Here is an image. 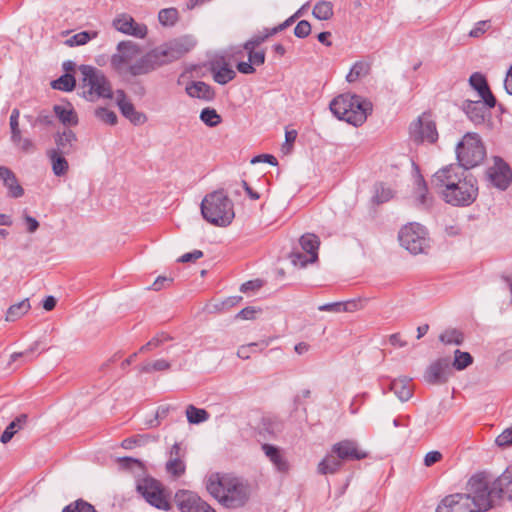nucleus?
Masks as SVG:
<instances>
[{"label":"nucleus","instance_id":"nucleus-1","mask_svg":"<svg viewBox=\"0 0 512 512\" xmlns=\"http://www.w3.org/2000/svg\"><path fill=\"white\" fill-rule=\"evenodd\" d=\"M431 184L446 203L455 207L469 206L478 196L476 178L459 165L439 169L432 176Z\"/></svg>","mask_w":512,"mask_h":512},{"label":"nucleus","instance_id":"nucleus-2","mask_svg":"<svg viewBox=\"0 0 512 512\" xmlns=\"http://www.w3.org/2000/svg\"><path fill=\"white\" fill-rule=\"evenodd\" d=\"M492 508L489 501L486 473H477L468 481V493L446 496L438 504L435 512H481Z\"/></svg>","mask_w":512,"mask_h":512},{"label":"nucleus","instance_id":"nucleus-3","mask_svg":"<svg viewBox=\"0 0 512 512\" xmlns=\"http://www.w3.org/2000/svg\"><path fill=\"white\" fill-rule=\"evenodd\" d=\"M207 491L223 506L236 509L249 499V488L240 479L229 475L213 474L206 484Z\"/></svg>","mask_w":512,"mask_h":512},{"label":"nucleus","instance_id":"nucleus-4","mask_svg":"<svg viewBox=\"0 0 512 512\" xmlns=\"http://www.w3.org/2000/svg\"><path fill=\"white\" fill-rule=\"evenodd\" d=\"M329 107L339 120L355 127L361 126L373 110V104L370 100L350 93L338 95L330 102Z\"/></svg>","mask_w":512,"mask_h":512},{"label":"nucleus","instance_id":"nucleus-5","mask_svg":"<svg viewBox=\"0 0 512 512\" xmlns=\"http://www.w3.org/2000/svg\"><path fill=\"white\" fill-rule=\"evenodd\" d=\"M201 214L207 222L219 227L228 226L235 217L233 203L222 189L208 193L203 198Z\"/></svg>","mask_w":512,"mask_h":512},{"label":"nucleus","instance_id":"nucleus-6","mask_svg":"<svg viewBox=\"0 0 512 512\" xmlns=\"http://www.w3.org/2000/svg\"><path fill=\"white\" fill-rule=\"evenodd\" d=\"M82 82L80 84L81 96L90 102L101 98H112L113 91L110 81L105 74L92 66H82Z\"/></svg>","mask_w":512,"mask_h":512},{"label":"nucleus","instance_id":"nucleus-7","mask_svg":"<svg viewBox=\"0 0 512 512\" xmlns=\"http://www.w3.org/2000/svg\"><path fill=\"white\" fill-rule=\"evenodd\" d=\"M456 155L459 166L465 171L479 165L485 158L484 145L476 133H467L462 141L457 144Z\"/></svg>","mask_w":512,"mask_h":512},{"label":"nucleus","instance_id":"nucleus-8","mask_svg":"<svg viewBox=\"0 0 512 512\" xmlns=\"http://www.w3.org/2000/svg\"><path fill=\"white\" fill-rule=\"evenodd\" d=\"M425 228L418 223H410L401 228L398 238L402 247L411 254L417 255L425 252L428 239Z\"/></svg>","mask_w":512,"mask_h":512},{"label":"nucleus","instance_id":"nucleus-9","mask_svg":"<svg viewBox=\"0 0 512 512\" xmlns=\"http://www.w3.org/2000/svg\"><path fill=\"white\" fill-rule=\"evenodd\" d=\"M299 244L302 251L295 249L289 254V259L294 266L303 268L307 264L318 260L320 241L315 234L307 233L302 235L299 239Z\"/></svg>","mask_w":512,"mask_h":512},{"label":"nucleus","instance_id":"nucleus-10","mask_svg":"<svg viewBox=\"0 0 512 512\" xmlns=\"http://www.w3.org/2000/svg\"><path fill=\"white\" fill-rule=\"evenodd\" d=\"M141 54L140 46L130 40L117 44L116 52L111 56V67L119 74H127L128 67Z\"/></svg>","mask_w":512,"mask_h":512},{"label":"nucleus","instance_id":"nucleus-11","mask_svg":"<svg viewBox=\"0 0 512 512\" xmlns=\"http://www.w3.org/2000/svg\"><path fill=\"white\" fill-rule=\"evenodd\" d=\"M197 40L186 34L167 41L162 45V64L182 58L195 48Z\"/></svg>","mask_w":512,"mask_h":512},{"label":"nucleus","instance_id":"nucleus-12","mask_svg":"<svg viewBox=\"0 0 512 512\" xmlns=\"http://www.w3.org/2000/svg\"><path fill=\"white\" fill-rule=\"evenodd\" d=\"M173 502L181 512H216L206 501L190 490H178Z\"/></svg>","mask_w":512,"mask_h":512},{"label":"nucleus","instance_id":"nucleus-13","mask_svg":"<svg viewBox=\"0 0 512 512\" xmlns=\"http://www.w3.org/2000/svg\"><path fill=\"white\" fill-rule=\"evenodd\" d=\"M487 181L500 190H506L512 182V171L501 158L495 157L494 165L486 171Z\"/></svg>","mask_w":512,"mask_h":512},{"label":"nucleus","instance_id":"nucleus-14","mask_svg":"<svg viewBox=\"0 0 512 512\" xmlns=\"http://www.w3.org/2000/svg\"><path fill=\"white\" fill-rule=\"evenodd\" d=\"M185 455L186 451L180 443H174L168 452L165 471L174 480L179 479L186 472Z\"/></svg>","mask_w":512,"mask_h":512},{"label":"nucleus","instance_id":"nucleus-15","mask_svg":"<svg viewBox=\"0 0 512 512\" xmlns=\"http://www.w3.org/2000/svg\"><path fill=\"white\" fill-rule=\"evenodd\" d=\"M112 26L123 34L140 39H143L148 31L146 25L136 22L134 18L127 13L117 15L113 19Z\"/></svg>","mask_w":512,"mask_h":512},{"label":"nucleus","instance_id":"nucleus-16","mask_svg":"<svg viewBox=\"0 0 512 512\" xmlns=\"http://www.w3.org/2000/svg\"><path fill=\"white\" fill-rule=\"evenodd\" d=\"M410 134L415 141L420 142L429 141L433 143L438 139L435 123L426 117H419L417 121L411 124Z\"/></svg>","mask_w":512,"mask_h":512},{"label":"nucleus","instance_id":"nucleus-17","mask_svg":"<svg viewBox=\"0 0 512 512\" xmlns=\"http://www.w3.org/2000/svg\"><path fill=\"white\" fill-rule=\"evenodd\" d=\"M136 490L147 503L160 509V482L158 480L145 476L137 481Z\"/></svg>","mask_w":512,"mask_h":512},{"label":"nucleus","instance_id":"nucleus-18","mask_svg":"<svg viewBox=\"0 0 512 512\" xmlns=\"http://www.w3.org/2000/svg\"><path fill=\"white\" fill-rule=\"evenodd\" d=\"M489 501L493 506V497L502 498L506 495L512 500V468L506 469L497 477L491 487L488 485Z\"/></svg>","mask_w":512,"mask_h":512},{"label":"nucleus","instance_id":"nucleus-19","mask_svg":"<svg viewBox=\"0 0 512 512\" xmlns=\"http://www.w3.org/2000/svg\"><path fill=\"white\" fill-rule=\"evenodd\" d=\"M331 452L338 456L342 461H355L365 459L367 453L358 448L357 442L353 440H343L332 446Z\"/></svg>","mask_w":512,"mask_h":512},{"label":"nucleus","instance_id":"nucleus-20","mask_svg":"<svg viewBox=\"0 0 512 512\" xmlns=\"http://www.w3.org/2000/svg\"><path fill=\"white\" fill-rule=\"evenodd\" d=\"M55 147L50 151H55L60 154L70 155L77 151L78 138L76 133L66 128L63 131H58L54 134Z\"/></svg>","mask_w":512,"mask_h":512},{"label":"nucleus","instance_id":"nucleus-21","mask_svg":"<svg viewBox=\"0 0 512 512\" xmlns=\"http://www.w3.org/2000/svg\"><path fill=\"white\" fill-rule=\"evenodd\" d=\"M159 53L157 50H152L137 59L132 65L128 67L127 74L131 76H139L149 73L156 69L159 62Z\"/></svg>","mask_w":512,"mask_h":512},{"label":"nucleus","instance_id":"nucleus-22","mask_svg":"<svg viewBox=\"0 0 512 512\" xmlns=\"http://www.w3.org/2000/svg\"><path fill=\"white\" fill-rule=\"evenodd\" d=\"M450 371L449 358H441L433 362L425 372V380L430 384H442L447 381Z\"/></svg>","mask_w":512,"mask_h":512},{"label":"nucleus","instance_id":"nucleus-23","mask_svg":"<svg viewBox=\"0 0 512 512\" xmlns=\"http://www.w3.org/2000/svg\"><path fill=\"white\" fill-rule=\"evenodd\" d=\"M469 84L475 89L480 98L485 102L489 108H494L497 101L491 92L485 76L479 72L473 73L469 78Z\"/></svg>","mask_w":512,"mask_h":512},{"label":"nucleus","instance_id":"nucleus-24","mask_svg":"<svg viewBox=\"0 0 512 512\" xmlns=\"http://www.w3.org/2000/svg\"><path fill=\"white\" fill-rule=\"evenodd\" d=\"M116 103L122 115L133 124L138 125L145 121L144 115L135 110L134 105L128 100L123 90L116 91Z\"/></svg>","mask_w":512,"mask_h":512},{"label":"nucleus","instance_id":"nucleus-25","mask_svg":"<svg viewBox=\"0 0 512 512\" xmlns=\"http://www.w3.org/2000/svg\"><path fill=\"white\" fill-rule=\"evenodd\" d=\"M463 109L468 118L475 124H483L486 117L489 115V107L482 100L472 101L466 100L463 104Z\"/></svg>","mask_w":512,"mask_h":512},{"label":"nucleus","instance_id":"nucleus-26","mask_svg":"<svg viewBox=\"0 0 512 512\" xmlns=\"http://www.w3.org/2000/svg\"><path fill=\"white\" fill-rule=\"evenodd\" d=\"M0 180L7 189V195L11 198H20L24 195V189L20 185L15 173L6 166H0Z\"/></svg>","mask_w":512,"mask_h":512},{"label":"nucleus","instance_id":"nucleus-27","mask_svg":"<svg viewBox=\"0 0 512 512\" xmlns=\"http://www.w3.org/2000/svg\"><path fill=\"white\" fill-rule=\"evenodd\" d=\"M262 450L278 472L287 473L289 471V462L278 447L266 443L262 445Z\"/></svg>","mask_w":512,"mask_h":512},{"label":"nucleus","instance_id":"nucleus-28","mask_svg":"<svg viewBox=\"0 0 512 512\" xmlns=\"http://www.w3.org/2000/svg\"><path fill=\"white\" fill-rule=\"evenodd\" d=\"M210 72L214 81L220 85H225L236 77L235 71L226 62L221 64L218 60L210 63Z\"/></svg>","mask_w":512,"mask_h":512},{"label":"nucleus","instance_id":"nucleus-29","mask_svg":"<svg viewBox=\"0 0 512 512\" xmlns=\"http://www.w3.org/2000/svg\"><path fill=\"white\" fill-rule=\"evenodd\" d=\"M53 111L64 126H76L79 122L78 115L70 103L56 104Z\"/></svg>","mask_w":512,"mask_h":512},{"label":"nucleus","instance_id":"nucleus-30","mask_svg":"<svg viewBox=\"0 0 512 512\" xmlns=\"http://www.w3.org/2000/svg\"><path fill=\"white\" fill-rule=\"evenodd\" d=\"M190 97L211 101L215 97L213 88L202 81H194L185 88Z\"/></svg>","mask_w":512,"mask_h":512},{"label":"nucleus","instance_id":"nucleus-31","mask_svg":"<svg viewBox=\"0 0 512 512\" xmlns=\"http://www.w3.org/2000/svg\"><path fill=\"white\" fill-rule=\"evenodd\" d=\"M410 382L411 379L407 377H400L398 379H394L390 382L389 390L393 391L401 402H406L413 395Z\"/></svg>","mask_w":512,"mask_h":512},{"label":"nucleus","instance_id":"nucleus-32","mask_svg":"<svg viewBox=\"0 0 512 512\" xmlns=\"http://www.w3.org/2000/svg\"><path fill=\"white\" fill-rule=\"evenodd\" d=\"M47 156L50 159L52 171L56 176H64L68 172L69 164L65 154L48 150Z\"/></svg>","mask_w":512,"mask_h":512},{"label":"nucleus","instance_id":"nucleus-33","mask_svg":"<svg viewBox=\"0 0 512 512\" xmlns=\"http://www.w3.org/2000/svg\"><path fill=\"white\" fill-rule=\"evenodd\" d=\"M342 462L337 455L331 453L318 464V472L320 474H333L340 469Z\"/></svg>","mask_w":512,"mask_h":512},{"label":"nucleus","instance_id":"nucleus-34","mask_svg":"<svg viewBox=\"0 0 512 512\" xmlns=\"http://www.w3.org/2000/svg\"><path fill=\"white\" fill-rule=\"evenodd\" d=\"M31 306L28 299H24L14 305H11L6 313V321L14 322L25 315Z\"/></svg>","mask_w":512,"mask_h":512},{"label":"nucleus","instance_id":"nucleus-35","mask_svg":"<svg viewBox=\"0 0 512 512\" xmlns=\"http://www.w3.org/2000/svg\"><path fill=\"white\" fill-rule=\"evenodd\" d=\"M370 72V64L366 61H357L351 67L349 73L346 76V80L349 83L355 82L360 78L367 76Z\"/></svg>","mask_w":512,"mask_h":512},{"label":"nucleus","instance_id":"nucleus-36","mask_svg":"<svg viewBox=\"0 0 512 512\" xmlns=\"http://www.w3.org/2000/svg\"><path fill=\"white\" fill-rule=\"evenodd\" d=\"M186 417L190 424H200L207 421L210 414L205 409L190 404L186 408Z\"/></svg>","mask_w":512,"mask_h":512},{"label":"nucleus","instance_id":"nucleus-37","mask_svg":"<svg viewBox=\"0 0 512 512\" xmlns=\"http://www.w3.org/2000/svg\"><path fill=\"white\" fill-rule=\"evenodd\" d=\"M415 196L418 202V205L423 207H428L430 204V198L428 197V188L427 184L422 177V175L418 174L416 179V188H415Z\"/></svg>","mask_w":512,"mask_h":512},{"label":"nucleus","instance_id":"nucleus-38","mask_svg":"<svg viewBox=\"0 0 512 512\" xmlns=\"http://www.w3.org/2000/svg\"><path fill=\"white\" fill-rule=\"evenodd\" d=\"M394 197V192L390 187L385 186L383 183H376L374 185V195L372 197L373 203L379 205L388 202Z\"/></svg>","mask_w":512,"mask_h":512},{"label":"nucleus","instance_id":"nucleus-39","mask_svg":"<svg viewBox=\"0 0 512 512\" xmlns=\"http://www.w3.org/2000/svg\"><path fill=\"white\" fill-rule=\"evenodd\" d=\"M312 14L319 20H328L333 16V5L329 1H319L315 4Z\"/></svg>","mask_w":512,"mask_h":512},{"label":"nucleus","instance_id":"nucleus-40","mask_svg":"<svg viewBox=\"0 0 512 512\" xmlns=\"http://www.w3.org/2000/svg\"><path fill=\"white\" fill-rule=\"evenodd\" d=\"M97 36L98 33L96 31H82L67 39L65 43L69 47L81 46L85 45L90 40L95 39Z\"/></svg>","mask_w":512,"mask_h":512},{"label":"nucleus","instance_id":"nucleus-41","mask_svg":"<svg viewBox=\"0 0 512 512\" xmlns=\"http://www.w3.org/2000/svg\"><path fill=\"white\" fill-rule=\"evenodd\" d=\"M200 120L208 127H216L222 118L214 108L206 107L200 113Z\"/></svg>","mask_w":512,"mask_h":512},{"label":"nucleus","instance_id":"nucleus-42","mask_svg":"<svg viewBox=\"0 0 512 512\" xmlns=\"http://www.w3.org/2000/svg\"><path fill=\"white\" fill-rule=\"evenodd\" d=\"M76 81L74 76L71 74H64L60 76L58 79L52 81V88L61 90V91H72L75 87Z\"/></svg>","mask_w":512,"mask_h":512},{"label":"nucleus","instance_id":"nucleus-43","mask_svg":"<svg viewBox=\"0 0 512 512\" xmlns=\"http://www.w3.org/2000/svg\"><path fill=\"white\" fill-rule=\"evenodd\" d=\"M439 340L444 344L461 345L464 340V335L457 329H447L440 334Z\"/></svg>","mask_w":512,"mask_h":512},{"label":"nucleus","instance_id":"nucleus-44","mask_svg":"<svg viewBox=\"0 0 512 512\" xmlns=\"http://www.w3.org/2000/svg\"><path fill=\"white\" fill-rule=\"evenodd\" d=\"M454 355L455 357L452 365L458 371L464 370L473 362V357L468 352H463L457 349L455 350Z\"/></svg>","mask_w":512,"mask_h":512},{"label":"nucleus","instance_id":"nucleus-45","mask_svg":"<svg viewBox=\"0 0 512 512\" xmlns=\"http://www.w3.org/2000/svg\"><path fill=\"white\" fill-rule=\"evenodd\" d=\"M261 346V350L268 346V342H253L247 345H242L238 348L237 356L243 360H247L250 358L251 353L256 352V348Z\"/></svg>","mask_w":512,"mask_h":512},{"label":"nucleus","instance_id":"nucleus-46","mask_svg":"<svg viewBox=\"0 0 512 512\" xmlns=\"http://www.w3.org/2000/svg\"><path fill=\"white\" fill-rule=\"evenodd\" d=\"M150 439L151 436L149 434L136 435L123 440L121 446L124 449H132L136 446H143L147 444Z\"/></svg>","mask_w":512,"mask_h":512},{"label":"nucleus","instance_id":"nucleus-47","mask_svg":"<svg viewBox=\"0 0 512 512\" xmlns=\"http://www.w3.org/2000/svg\"><path fill=\"white\" fill-rule=\"evenodd\" d=\"M95 116L102 122L109 125H115L117 123V115L113 111L104 107L97 108L95 110Z\"/></svg>","mask_w":512,"mask_h":512},{"label":"nucleus","instance_id":"nucleus-48","mask_svg":"<svg viewBox=\"0 0 512 512\" xmlns=\"http://www.w3.org/2000/svg\"><path fill=\"white\" fill-rule=\"evenodd\" d=\"M179 20V13L176 8L162 9V26H174Z\"/></svg>","mask_w":512,"mask_h":512},{"label":"nucleus","instance_id":"nucleus-49","mask_svg":"<svg viewBox=\"0 0 512 512\" xmlns=\"http://www.w3.org/2000/svg\"><path fill=\"white\" fill-rule=\"evenodd\" d=\"M62 512H97L94 507L83 501L77 500L74 504L66 506Z\"/></svg>","mask_w":512,"mask_h":512},{"label":"nucleus","instance_id":"nucleus-50","mask_svg":"<svg viewBox=\"0 0 512 512\" xmlns=\"http://www.w3.org/2000/svg\"><path fill=\"white\" fill-rule=\"evenodd\" d=\"M27 420V414H20L6 428L13 432V435H15L18 431L24 428V426L27 423Z\"/></svg>","mask_w":512,"mask_h":512},{"label":"nucleus","instance_id":"nucleus-51","mask_svg":"<svg viewBox=\"0 0 512 512\" xmlns=\"http://www.w3.org/2000/svg\"><path fill=\"white\" fill-rule=\"evenodd\" d=\"M267 40V35L263 33H259L257 35L252 36L249 40H247L243 48L245 50H255V48L259 45H261L263 42Z\"/></svg>","mask_w":512,"mask_h":512},{"label":"nucleus","instance_id":"nucleus-52","mask_svg":"<svg viewBox=\"0 0 512 512\" xmlns=\"http://www.w3.org/2000/svg\"><path fill=\"white\" fill-rule=\"evenodd\" d=\"M117 462L122 469H132L134 467L138 468L139 470H142V464L141 462L132 457H121L117 459Z\"/></svg>","mask_w":512,"mask_h":512},{"label":"nucleus","instance_id":"nucleus-53","mask_svg":"<svg viewBox=\"0 0 512 512\" xmlns=\"http://www.w3.org/2000/svg\"><path fill=\"white\" fill-rule=\"evenodd\" d=\"M311 32V25L306 20H301L294 28V35L298 38H306Z\"/></svg>","mask_w":512,"mask_h":512},{"label":"nucleus","instance_id":"nucleus-54","mask_svg":"<svg viewBox=\"0 0 512 512\" xmlns=\"http://www.w3.org/2000/svg\"><path fill=\"white\" fill-rule=\"evenodd\" d=\"M248 54V60L254 66H261L265 63V52L264 50L255 51V50H246Z\"/></svg>","mask_w":512,"mask_h":512},{"label":"nucleus","instance_id":"nucleus-55","mask_svg":"<svg viewBox=\"0 0 512 512\" xmlns=\"http://www.w3.org/2000/svg\"><path fill=\"white\" fill-rule=\"evenodd\" d=\"M495 441L500 447L512 445V426L505 429L500 435H498Z\"/></svg>","mask_w":512,"mask_h":512},{"label":"nucleus","instance_id":"nucleus-56","mask_svg":"<svg viewBox=\"0 0 512 512\" xmlns=\"http://www.w3.org/2000/svg\"><path fill=\"white\" fill-rule=\"evenodd\" d=\"M202 257H203V252L201 250L195 249L191 252L183 254L181 257L178 258V261L182 262V263H188V262H194Z\"/></svg>","mask_w":512,"mask_h":512},{"label":"nucleus","instance_id":"nucleus-57","mask_svg":"<svg viewBox=\"0 0 512 512\" xmlns=\"http://www.w3.org/2000/svg\"><path fill=\"white\" fill-rule=\"evenodd\" d=\"M490 27L489 21H479L475 27L469 32L471 37L477 38L484 34Z\"/></svg>","mask_w":512,"mask_h":512},{"label":"nucleus","instance_id":"nucleus-58","mask_svg":"<svg viewBox=\"0 0 512 512\" xmlns=\"http://www.w3.org/2000/svg\"><path fill=\"white\" fill-rule=\"evenodd\" d=\"M442 459L439 451H430L424 457V465L430 467Z\"/></svg>","mask_w":512,"mask_h":512},{"label":"nucleus","instance_id":"nucleus-59","mask_svg":"<svg viewBox=\"0 0 512 512\" xmlns=\"http://www.w3.org/2000/svg\"><path fill=\"white\" fill-rule=\"evenodd\" d=\"M258 162H265L272 166H276L278 164L276 157L273 155H270V154H261V155L255 156L251 160V163H253V164L258 163Z\"/></svg>","mask_w":512,"mask_h":512},{"label":"nucleus","instance_id":"nucleus-60","mask_svg":"<svg viewBox=\"0 0 512 512\" xmlns=\"http://www.w3.org/2000/svg\"><path fill=\"white\" fill-rule=\"evenodd\" d=\"M237 70L245 75L255 73L256 69L254 65L248 60L247 62L241 61L236 65Z\"/></svg>","mask_w":512,"mask_h":512},{"label":"nucleus","instance_id":"nucleus-61","mask_svg":"<svg viewBox=\"0 0 512 512\" xmlns=\"http://www.w3.org/2000/svg\"><path fill=\"white\" fill-rule=\"evenodd\" d=\"M342 306H343L342 302H332V303H326V304L320 305L318 307V309L320 311L339 313V312H343Z\"/></svg>","mask_w":512,"mask_h":512},{"label":"nucleus","instance_id":"nucleus-62","mask_svg":"<svg viewBox=\"0 0 512 512\" xmlns=\"http://www.w3.org/2000/svg\"><path fill=\"white\" fill-rule=\"evenodd\" d=\"M342 305L343 312H354L361 308V301L352 299L348 301H343Z\"/></svg>","mask_w":512,"mask_h":512},{"label":"nucleus","instance_id":"nucleus-63","mask_svg":"<svg viewBox=\"0 0 512 512\" xmlns=\"http://www.w3.org/2000/svg\"><path fill=\"white\" fill-rule=\"evenodd\" d=\"M262 286L260 280H251L243 283L240 287V291L246 293L248 291L258 290Z\"/></svg>","mask_w":512,"mask_h":512},{"label":"nucleus","instance_id":"nucleus-64","mask_svg":"<svg viewBox=\"0 0 512 512\" xmlns=\"http://www.w3.org/2000/svg\"><path fill=\"white\" fill-rule=\"evenodd\" d=\"M172 506L170 492L162 486V510L170 511Z\"/></svg>","mask_w":512,"mask_h":512}]
</instances>
